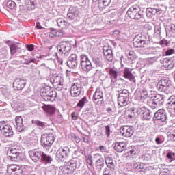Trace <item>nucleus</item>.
Listing matches in <instances>:
<instances>
[{
  "instance_id": "5701e85b",
  "label": "nucleus",
  "mask_w": 175,
  "mask_h": 175,
  "mask_svg": "<svg viewBox=\"0 0 175 175\" xmlns=\"http://www.w3.org/2000/svg\"><path fill=\"white\" fill-rule=\"evenodd\" d=\"M104 159L107 167L111 171L115 170L116 164L114 163V160H113V157H111V156L110 155L104 154Z\"/></svg>"
},
{
  "instance_id": "f03ea898",
  "label": "nucleus",
  "mask_w": 175,
  "mask_h": 175,
  "mask_svg": "<svg viewBox=\"0 0 175 175\" xmlns=\"http://www.w3.org/2000/svg\"><path fill=\"white\" fill-rule=\"evenodd\" d=\"M157 88L160 92H164L166 95H170L173 92V85L169 78L161 79L158 83Z\"/></svg>"
},
{
  "instance_id": "6e6d98bb",
  "label": "nucleus",
  "mask_w": 175,
  "mask_h": 175,
  "mask_svg": "<svg viewBox=\"0 0 175 175\" xmlns=\"http://www.w3.org/2000/svg\"><path fill=\"white\" fill-rule=\"evenodd\" d=\"M166 56L172 55V54H175L174 47L173 48H167L165 52Z\"/></svg>"
},
{
  "instance_id": "aec40b11",
  "label": "nucleus",
  "mask_w": 175,
  "mask_h": 175,
  "mask_svg": "<svg viewBox=\"0 0 175 175\" xmlns=\"http://www.w3.org/2000/svg\"><path fill=\"white\" fill-rule=\"evenodd\" d=\"M27 82L24 79H21L20 78H17L14 80L13 83V87L16 91H20L25 87Z\"/></svg>"
},
{
  "instance_id": "1a4fd4ad",
  "label": "nucleus",
  "mask_w": 175,
  "mask_h": 175,
  "mask_svg": "<svg viewBox=\"0 0 175 175\" xmlns=\"http://www.w3.org/2000/svg\"><path fill=\"white\" fill-rule=\"evenodd\" d=\"M70 154V149L68 146H65L63 148H60L56 152V158L60 162H64L66 161L68 158H69V155Z\"/></svg>"
},
{
  "instance_id": "69168bd1",
  "label": "nucleus",
  "mask_w": 175,
  "mask_h": 175,
  "mask_svg": "<svg viewBox=\"0 0 175 175\" xmlns=\"http://www.w3.org/2000/svg\"><path fill=\"white\" fill-rule=\"evenodd\" d=\"M103 54L105 57L106 55H110L111 54H113V51L111 49H105V50L104 49Z\"/></svg>"
},
{
  "instance_id": "cd10ccee",
  "label": "nucleus",
  "mask_w": 175,
  "mask_h": 175,
  "mask_svg": "<svg viewBox=\"0 0 175 175\" xmlns=\"http://www.w3.org/2000/svg\"><path fill=\"white\" fill-rule=\"evenodd\" d=\"M15 126L18 132H23L24 131V124H23V118L21 116H17L15 118Z\"/></svg>"
},
{
  "instance_id": "f3484780",
  "label": "nucleus",
  "mask_w": 175,
  "mask_h": 175,
  "mask_svg": "<svg viewBox=\"0 0 175 175\" xmlns=\"http://www.w3.org/2000/svg\"><path fill=\"white\" fill-rule=\"evenodd\" d=\"M28 154L29 157H30L33 162H39V161H40V159H42L43 152L38 149H34L29 150L28 152Z\"/></svg>"
},
{
  "instance_id": "bf43d9fd",
  "label": "nucleus",
  "mask_w": 175,
  "mask_h": 175,
  "mask_svg": "<svg viewBox=\"0 0 175 175\" xmlns=\"http://www.w3.org/2000/svg\"><path fill=\"white\" fill-rule=\"evenodd\" d=\"M105 135L107 137H109L110 136V133L111 132L110 130V125H107L105 126Z\"/></svg>"
},
{
  "instance_id": "2f4dec72",
  "label": "nucleus",
  "mask_w": 175,
  "mask_h": 175,
  "mask_svg": "<svg viewBox=\"0 0 175 175\" xmlns=\"http://www.w3.org/2000/svg\"><path fill=\"white\" fill-rule=\"evenodd\" d=\"M126 147L124 142H116L113 148L116 152H122Z\"/></svg>"
},
{
  "instance_id": "20e7f679",
  "label": "nucleus",
  "mask_w": 175,
  "mask_h": 175,
  "mask_svg": "<svg viewBox=\"0 0 175 175\" xmlns=\"http://www.w3.org/2000/svg\"><path fill=\"white\" fill-rule=\"evenodd\" d=\"M8 159L14 162H18L21 161V156L23 153L21 152V148L19 146H14L10 148L7 152Z\"/></svg>"
},
{
  "instance_id": "6e6552de",
  "label": "nucleus",
  "mask_w": 175,
  "mask_h": 175,
  "mask_svg": "<svg viewBox=\"0 0 175 175\" xmlns=\"http://www.w3.org/2000/svg\"><path fill=\"white\" fill-rule=\"evenodd\" d=\"M50 81L54 88L57 91H61L64 88V77H62V75L59 74L52 75Z\"/></svg>"
},
{
  "instance_id": "a19ab883",
  "label": "nucleus",
  "mask_w": 175,
  "mask_h": 175,
  "mask_svg": "<svg viewBox=\"0 0 175 175\" xmlns=\"http://www.w3.org/2000/svg\"><path fill=\"white\" fill-rule=\"evenodd\" d=\"M32 122L37 126H39L40 129H44V128H47V126H49V124L40 120H33Z\"/></svg>"
},
{
  "instance_id": "de8ad7c7",
  "label": "nucleus",
  "mask_w": 175,
  "mask_h": 175,
  "mask_svg": "<svg viewBox=\"0 0 175 175\" xmlns=\"http://www.w3.org/2000/svg\"><path fill=\"white\" fill-rule=\"evenodd\" d=\"M10 50L12 55L16 54L17 53V50H18V46L17 44H10Z\"/></svg>"
},
{
  "instance_id": "423d86ee",
  "label": "nucleus",
  "mask_w": 175,
  "mask_h": 175,
  "mask_svg": "<svg viewBox=\"0 0 175 175\" xmlns=\"http://www.w3.org/2000/svg\"><path fill=\"white\" fill-rule=\"evenodd\" d=\"M126 14L133 20H140L143 17V12L137 5L130 7L127 10Z\"/></svg>"
},
{
  "instance_id": "3c124183",
  "label": "nucleus",
  "mask_w": 175,
  "mask_h": 175,
  "mask_svg": "<svg viewBox=\"0 0 175 175\" xmlns=\"http://www.w3.org/2000/svg\"><path fill=\"white\" fill-rule=\"evenodd\" d=\"M134 114V116H136V114L137 116L141 115L143 116V113H144V110H143V108L142 107H138L137 109H133L131 111V114ZM135 113H136V114H135Z\"/></svg>"
},
{
  "instance_id": "58836bf2",
  "label": "nucleus",
  "mask_w": 175,
  "mask_h": 175,
  "mask_svg": "<svg viewBox=\"0 0 175 175\" xmlns=\"http://www.w3.org/2000/svg\"><path fill=\"white\" fill-rule=\"evenodd\" d=\"M166 35H175V25L171 24L165 27Z\"/></svg>"
},
{
  "instance_id": "f8f14e48",
  "label": "nucleus",
  "mask_w": 175,
  "mask_h": 175,
  "mask_svg": "<svg viewBox=\"0 0 175 175\" xmlns=\"http://www.w3.org/2000/svg\"><path fill=\"white\" fill-rule=\"evenodd\" d=\"M2 125L0 126V131L5 137H12L13 136V129L11 125L5 124V121L0 122Z\"/></svg>"
},
{
  "instance_id": "c85d7f7f",
  "label": "nucleus",
  "mask_w": 175,
  "mask_h": 175,
  "mask_svg": "<svg viewBox=\"0 0 175 175\" xmlns=\"http://www.w3.org/2000/svg\"><path fill=\"white\" fill-rule=\"evenodd\" d=\"M93 159H96L95 161V166H105V159L102 157L100 154L97 153L93 154Z\"/></svg>"
},
{
  "instance_id": "72a5a7b5",
  "label": "nucleus",
  "mask_w": 175,
  "mask_h": 175,
  "mask_svg": "<svg viewBox=\"0 0 175 175\" xmlns=\"http://www.w3.org/2000/svg\"><path fill=\"white\" fill-rule=\"evenodd\" d=\"M168 105H170V109L173 116H175V96H170L168 99Z\"/></svg>"
},
{
  "instance_id": "412c9836",
  "label": "nucleus",
  "mask_w": 175,
  "mask_h": 175,
  "mask_svg": "<svg viewBox=\"0 0 175 175\" xmlns=\"http://www.w3.org/2000/svg\"><path fill=\"white\" fill-rule=\"evenodd\" d=\"M140 152L139 148L137 147H133L130 150H124V158H135V155H137Z\"/></svg>"
},
{
  "instance_id": "f704fd0d",
  "label": "nucleus",
  "mask_w": 175,
  "mask_h": 175,
  "mask_svg": "<svg viewBox=\"0 0 175 175\" xmlns=\"http://www.w3.org/2000/svg\"><path fill=\"white\" fill-rule=\"evenodd\" d=\"M106 70H108L111 81H117L118 77V72L117 70H113V68H106Z\"/></svg>"
},
{
  "instance_id": "9b49d317",
  "label": "nucleus",
  "mask_w": 175,
  "mask_h": 175,
  "mask_svg": "<svg viewBox=\"0 0 175 175\" xmlns=\"http://www.w3.org/2000/svg\"><path fill=\"white\" fill-rule=\"evenodd\" d=\"M57 49L62 54L68 55L69 51L72 50V44L69 41H62L57 45Z\"/></svg>"
},
{
  "instance_id": "a18cd8bd",
  "label": "nucleus",
  "mask_w": 175,
  "mask_h": 175,
  "mask_svg": "<svg viewBox=\"0 0 175 175\" xmlns=\"http://www.w3.org/2000/svg\"><path fill=\"white\" fill-rule=\"evenodd\" d=\"M67 165L71 167L72 170H76V169H77V161H76V159H72L67 163Z\"/></svg>"
},
{
  "instance_id": "774afa93",
  "label": "nucleus",
  "mask_w": 175,
  "mask_h": 175,
  "mask_svg": "<svg viewBox=\"0 0 175 175\" xmlns=\"http://www.w3.org/2000/svg\"><path fill=\"white\" fill-rule=\"evenodd\" d=\"M168 137H170L171 140H175V134L172 133H167Z\"/></svg>"
},
{
  "instance_id": "f257e3e1",
  "label": "nucleus",
  "mask_w": 175,
  "mask_h": 175,
  "mask_svg": "<svg viewBox=\"0 0 175 175\" xmlns=\"http://www.w3.org/2000/svg\"><path fill=\"white\" fill-rule=\"evenodd\" d=\"M151 100H148V105L154 110L162 107L165 104V96L155 92L149 94Z\"/></svg>"
},
{
  "instance_id": "13d9d810",
  "label": "nucleus",
  "mask_w": 175,
  "mask_h": 175,
  "mask_svg": "<svg viewBox=\"0 0 175 175\" xmlns=\"http://www.w3.org/2000/svg\"><path fill=\"white\" fill-rule=\"evenodd\" d=\"M142 92L141 94V98L143 99H146V98H148V96H150V95H148V92L147 91V89L144 88L142 89Z\"/></svg>"
},
{
  "instance_id": "a878e982",
  "label": "nucleus",
  "mask_w": 175,
  "mask_h": 175,
  "mask_svg": "<svg viewBox=\"0 0 175 175\" xmlns=\"http://www.w3.org/2000/svg\"><path fill=\"white\" fill-rule=\"evenodd\" d=\"M92 58L94 64H95L96 66H99L100 68H103L105 66V63H103V57H102L100 55H93Z\"/></svg>"
},
{
  "instance_id": "37998d69",
  "label": "nucleus",
  "mask_w": 175,
  "mask_h": 175,
  "mask_svg": "<svg viewBox=\"0 0 175 175\" xmlns=\"http://www.w3.org/2000/svg\"><path fill=\"white\" fill-rule=\"evenodd\" d=\"M157 60H158V57H148V58L144 59L143 61L146 65H153V64H155Z\"/></svg>"
},
{
  "instance_id": "09e8293b",
  "label": "nucleus",
  "mask_w": 175,
  "mask_h": 175,
  "mask_svg": "<svg viewBox=\"0 0 175 175\" xmlns=\"http://www.w3.org/2000/svg\"><path fill=\"white\" fill-rule=\"evenodd\" d=\"M166 158L169 162H173V161H175V153L170 151L168 152L166 154Z\"/></svg>"
},
{
  "instance_id": "b1692460",
  "label": "nucleus",
  "mask_w": 175,
  "mask_h": 175,
  "mask_svg": "<svg viewBox=\"0 0 175 175\" xmlns=\"http://www.w3.org/2000/svg\"><path fill=\"white\" fill-rule=\"evenodd\" d=\"M163 66L167 70L174 68L175 66V59L172 58H165L163 60Z\"/></svg>"
},
{
  "instance_id": "c756f323",
  "label": "nucleus",
  "mask_w": 175,
  "mask_h": 175,
  "mask_svg": "<svg viewBox=\"0 0 175 175\" xmlns=\"http://www.w3.org/2000/svg\"><path fill=\"white\" fill-rule=\"evenodd\" d=\"M78 16L77 8L70 7L68 12L67 14V17L69 20H75V18Z\"/></svg>"
},
{
  "instance_id": "0eeeda50",
  "label": "nucleus",
  "mask_w": 175,
  "mask_h": 175,
  "mask_svg": "<svg viewBox=\"0 0 175 175\" xmlns=\"http://www.w3.org/2000/svg\"><path fill=\"white\" fill-rule=\"evenodd\" d=\"M129 90L124 89L118 92V103L121 107L127 106L129 103Z\"/></svg>"
},
{
  "instance_id": "4468645a",
  "label": "nucleus",
  "mask_w": 175,
  "mask_h": 175,
  "mask_svg": "<svg viewBox=\"0 0 175 175\" xmlns=\"http://www.w3.org/2000/svg\"><path fill=\"white\" fill-rule=\"evenodd\" d=\"M92 100L95 105L102 106V105L105 103V100L103 99V92L100 91V89H97L93 94Z\"/></svg>"
},
{
  "instance_id": "39448f33",
  "label": "nucleus",
  "mask_w": 175,
  "mask_h": 175,
  "mask_svg": "<svg viewBox=\"0 0 175 175\" xmlns=\"http://www.w3.org/2000/svg\"><path fill=\"white\" fill-rule=\"evenodd\" d=\"M154 121H157L160 124L161 126L166 125L167 124V113L163 109H158L154 115Z\"/></svg>"
},
{
  "instance_id": "6ab92c4d",
  "label": "nucleus",
  "mask_w": 175,
  "mask_h": 175,
  "mask_svg": "<svg viewBox=\"0 0 175 175\" xmlns=\"http://www.w3.org/2000/svg\"><path fill=\"white\" fill-rule=\"evenodd\" d=\"M98 2L97 6L100 10H103L111 3V0H92V7L94 6V3Z\"/></svg>"
},
{
  "instance_id": "e2e57ef3",
  "label": "nucleus",
  "mask_w": 175,
  "mask_h": 175,
  "mask_svg": "<svg viewBox=\"0 0 175 175\" xmlns=\"http://www.w3.org/2000/svg\"><path fill=\"white\" fill-rule=\"evenodd\" d=\"M169 43H170V42L167 41V40L165 39H163L161 41H160V45L161 46H169Z\"/></svg>"
},
{
  "instance_id": "5fc2aeb1",
  "label": "nucleus",
  "mask_w": 175,
  "mask_h": 175,
  "mask_svg": "<svg viewBox=\"0 0 175 175\" xmlns=\"http://www.w3.org/2000/svg\"><path fill=\"white\" fill-rule=\"evenodd\" d=\"M16 6V3L13 1H8L6 3V7L8 8V9H15Z\"/></svg>"
},
{
  "instance_id": "4d7b16f0",
  "label": "nucleus",
  "mask_w": 175,
  "mask_h": 175,
  "mask_svg": "<svg viewBox=\"0 0 175 175\" xmlns=\"http://www.w3.org/2000/svg\"><path fill=\"white\" fill-rule=\"evenodd\" d=\"M155 48L154 47H148L144 49V54H152Z\"/></svg>"
},
{
  "instance_id": "338daca9",
  "label": "nucleus",
  "mask_w": 175,
  "mask_h": 175,
  "mask_svg": "<svg viewBox=\"0 0 175 175\" xmlns=\"http://www.w3.org/2000/svg\"><path fill=\"white\" fill-rule=\"evenodd\" d=\"M103 175H111V173H110V170L108 168H104L103 171Z\"/></svg>"
},
{
  "instance_id": "0e129e2a",
  "label": "nucleus",
  "mask_w": 175,
  "mask_h": 175,
  "mask_svg": "<svg viewBox=\"0 0 175 175\" xmlns=\"http://www.w3.org/2000/svg\"><path fill=\"white\" fill-rule=\"evenodd\" d=\"M105 58L107 60L109 61V62H112L114 58V55H113V53H111V55H107L105 56Z\"/></svg>"
},
{
  "instance_id": "8fccbe9b",
  "label": "nucleus",
  "mask_w": 175,
  "mask_h": 175,
  "mask_svg": "<svg viewBox=\"0 0 175 175\" xmlns=\"http://www.w3.org/2000/svg\"><path fill=\"white\" fill-rule=\"evenodd\" d=\"M77 84H80L81 87L83 88V86L88 85V79L87 78H81L77 82Z\"/></svg>"
},
{
  "instance_id": "7ed1b4c3",
  "label": "nucleus",
  "mask_w": 175,
  "mask_h": 175,
  "mask_svg": "<svg viewBox=\"0 0 175 175\" xmlns=\"http://www.w3.org/2000/svg\"><path fill=\"white\" fill-rule=\"evenodd\" d=\"M40 95L46 102H54L57 98V92L50 86H46L41 89Z\"/></svg>"
},
{
  "instance_id": "c9c22d12",
  "label": "nucleus",
  "mask_w": 175,
  "mask_h": 175,
  "mask_svg": "<svg viewBox=\"0 0 175 175\" xmlns=\"http://www.w3.org/2000/svg\"><path fill=\"white\" fill-rule=\"evenodd\" d=\"M81 68L83 72H90L92 69V63L91 61L86 62L85 63H82L81 64Z\"/></svg>"
},
{
  "instance_id": "c03bdc74",
  "label": "nucleus",
  "mask_w": 175,
  "mask_h": 175,
  "mask_svg": "<svg viewBox=\"0 0 175 175\" xmlns=\"http://www.w3.org/2000/svg\"><path fill=\"white\" fill-rule=\"evenodd\" d=\"M96 75H98L100 77V80H106L107 79V75L105 74V71L102 70H96Z\"/></svg>"
},
{
  "instance_id": "680f3d73",
  "label": "nucleus",
  "mask_w": 175,
  "mask_h": 175,
  "mask_svg": "<svg viewBox=\"0 0 175 175\" xmlns=\"http://www.w3.org/2000/svg\"><path fill=\"white\" fill-rule=\"evenodd\" d=\"M153 9L152 8H147L146 10V16H148L149 17L152 16V12H153Z\"/></svg>"
},
{
  "instance_id": "9d476101",
  "label": "nucleus",
  "mask_w": 175,
  "mask_h": 175,
  "mask_svg": "<svg viewBox=\"0 0 175 175\" xmlns=\"http://www.w3.org/2000/svg\"><path fill=\"white\" fill-rule=\"evenodd\" d=\"M55 138L53 134H44L41 137V145L42 147L47 148V147H51L54 144Z\"/></svg>"
},
{
  "instance_id": "7c9ffc66",
  "label": "nucleus",
  "mask_w": 175,
  "mask_h": 175,
  "mask_svg": "<svg viewBox=\"0 0 175 175\" xmlns=\"http://www.w3.org/2000/svg\"><path fill=\"white\" fill-rule=\"evenodd\" d=\"M133 46L135 49L146 47L147 46L138 36H135L133 40Z\"/></svg>"
},
{
  "instance_id": "473e14b6",
  "label": "nucleus",
  "mask_w": 175,
  "mask_h": 175,
  "mask_svg": "<svg viewBox=\"0 0 175 175\" xmlns=\"http://www.w3.org/2000/svg\"><path fill=\"white\" fill-rule=\"evenodd\" d=\"M40 161H41L42 163H45V165H47V163L50 164L51 163V162H53V158L51 157V156L42 152L41 159Z\"/></svg>"
},
{
  "instance_id": "603ef678",
  "label": "nucleus",
  "mask_w": 175,
  "mask_h": 175,
  "mask_svg": "<svg viewBox=\"0 0 175 175\" xmlns=\"http://www.w3.org/2000/svg\"><path fill=\"white\" fill-rule=\"evenodd\" d=\"M89 61H90V59L88 58V56H87V55L82 54L80 55V65H81V64H84Z\"/></svg>"
},
{
  "instance_id": "a211bd4d",
  "label": "nucleus",
  "mask_w": 175,
  "mask_h": 175,
  "mask_svg": "<svg viewBox=\"0 0 175 175\" xmlns=\"http://www.w3.org/2000/svg\"><path fill=\"white\" fill-rule=\"evenodd\" d=\"M83 88L80 85V83H77V82L74 83L70 89V94L72 98H77V96H80L81 95V91Z\"/></svg>"
},
{
  "instance_id": "dca6fc26",
  "label": "nucleus",
  "mask_w": 175,
  "mask_h": 175,
  "mask_svg": "<svg viewBox=\"0 0 175 175\" xmlns=\"http://www.w3.org/2000/svg\"><path fill=\"white\" fill-rule=\"evenodd\" d=\"M120 132L123 137H131L133 135L135 129L132 126H122L120 129Z\"/></svg>"
},
{
  "instance_id": "4c0bfd02",
  "label": "nucleus",
  "mask_w": 175,
  "mask_h": 175,
  "mask_svg": "<svg viewBox=\"0 0 175 175\" xmlns=\"http://www.w3.org/2000/svg\"><path fill=\"white\" fill-rule=\"evenodd\" d=\"M43 111H46V113H48V114H54V113H55V107H54V106L53 105H44L42 107Z\"/></svg>"
},
{
  "instance_id": "bb28decb",
  "label": "nucleus",
  "mask_w": 175,
  "mask_h": 175,
  "mask_svg": "<svg viewBox=\"0 0 175 175\" xmlns=\"http://www.w3.org/2000/svg\"><path fill=\"white\" fill-rule=\"evenodd\" d=\"M123 76L124 79H128L130 81H133V83H135L136 80H135V76L132 74V69L126 68L123 72Z\"/></svg>"
},
{
  "instance_id": "ea45409f",
  "label": "nucleus",
  "mask_w": 175,
  "mask_h": 175,
  "mask_svg": "<svg viewBox=\"0 0 175 175\" xmlns=\"http://www.w3.org/2000/svg\"><path fill=\"white\" fill-rule=\"evenodd\" d=\"M57 23L58 27H59L60 28H66V27H68L69 25V23L68 22H66V21H65V19L62 18H59L57 20Z\"/></svg>"
},
{
  "instance_id": "4be33fe9",
  "label": "nucleus",
  "mask_w": 175,
  "mask_h": 175,
  "mask_svg": "<svg viewBox=\"0 0 175 175\" xmlns=\"http://www.w3.org/2000/svg\"><path fill=\"white\" fill-rule=\"evenodd\" d=\"M11 106L16 111H23L24 110V103L21 100L15 99L11 103Z\"/></svg>"
},
{
  "instance_id": "ddd939ff",
  "label": "nucleus",
  "mask_w": 175,
  "mask_h": 175,
  "mask_svg": "<svg viewBox=\"0 0 175 175\" xmlns=\"http://www.w3.org/2000/svg\"><path fill=\"white\" fill-rule=\"evenodd\" d=\"M7 173L10 175H23V167L18 165H8Z\"/></svg>"
},
{
  "instance_id": "052dcab7",
  "label": "nucleus",
  "mask_w": 175,
  "mask_h": 175,
  "mask_svg": "<svg viewBox=\"0 0 175 175\" xmlns=\"http://www.w3.org/2000/svg\"><path fill=\"white\" fill-rule=\"evenodd\" d=\"M72 139L76 143H80V141L81 140L80 137L75 134L72 135Z\"/></svg>"
},
{
  "instance_id": "2eb2a0df",
  "label": "nucleus",
  "mask_w": 175,
  "mask_h": 175,
  "mask_svg": "<svg viewBox=\"0 0 175 175\" xmlns=\"http://www.w3.org/2000/svg\"><path fill=\"white\" fill-rule=\"evenodd\" d=\"M67 66L70 69H76L79 65V57L77 56V54L72 53L71 54L69 57L68 60L66 62Z\"/></svg>"
},
{
  "instance_id": "864d4df0",
  "label": "nucleus",
  "mask_w": 175,
  "mask_h": 175,
  "mask_svg": "<svg viewBox=\"0 0 175 175\" xmlns=\"http://www.w3.org/2000/svg\"><path fill=\"white\" fill-rule=\"evenodd\" d=\"M154 36L158 38H161V26H155Z\"/></svg>"
},
{
  "instance_id": "393cba45",
  "label": "nucleus",
  "mask_w": 175,
  "mask_h": 175,
  "mask_svg": "<svg viewBox=\"0 0 175 175\" xmlns=\"http://www.w3.org/2000/svg\"><path fill=\"white\" fill-rule=\"evenodd\" d=\"M151 31V28H149L148 29L147 33L146 34H143V33H138L136 35L137 37L139 38L144 43H145L146 45L151 42V36H150V34L148 33Z\"/></svg>"
},
{
  "instance_id": "e433bc0d",
  "label": "nucleus",
  "mask_w": 175,
  "mask_h": 175,
  "mask_svg": "<svg viewBox=\"0 0 175 175\" xmlns=\"http://www.w3.org/2000/svg\"><path fill=\"white\" fill-rule=\"evenodd\" d=\"M152 118V112L150 110H146L142 113L143 121H151Z\"/></svg>"
},
{
  "instance_id": "49530a36",
  "label": "nucleus",
  "mask_w": 175,
  "mask_h": 175,
  "mask_svg": "<svg viewBox=\"0 0 175 175\" xmlns=\"http://www.w3.org/2000/svg\"><path fill=\"white\" fill-rule=\"evenodd\" d=\"M96 159H94V156L89 154L87 157V163L91 167V169L94 168V161H95Z\"/></svg>"
},
{
  "instance_id": "79ce46f5",
  "label": "nucleus",
  "mask_w": 175,
  "mask_h": 175,
  "mask_svg": "<svg viewBox=\"0 0 175 175\" xmlns=\"http://www.w3.org/2000/svg\"><path fill=\"white\" fill-rule=\"evenodd\" d=\"M88 103V98L87 96H83L77 104V107H80V109H83L85 105Z\"/></svg>"
}]
</instances>
